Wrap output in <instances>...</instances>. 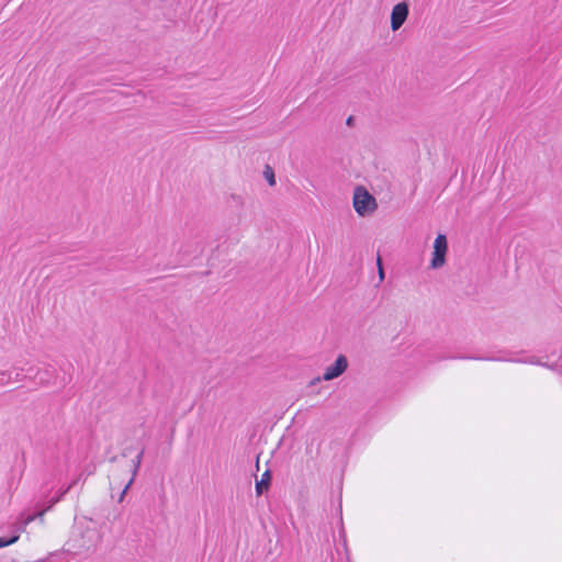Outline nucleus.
Here are the masks:
<instances>
[{"label":"nucleus","mask_w":562,"mask_h":562,"mask_svg":"<svg viewBox=\"0 0 562 562\" xmlns=\"http://www.w3.org/2000/svg\"><path fill=\"white\" fill-rule=\"evenodd\" d=\"M12 371V382H20L22 381L27 374H29V370L26 371V373H24V369L23 368H13Z\"/></svg>","instance_id":"9"},{"label":"nucleus","mask_w":562,"mask_h":562,"mask_svg":"<svg viewBox=\"0 0 562 562\" xmlns=\"http://www.w3.org/2000/svg\"><path fill=\"white\" fill-rule=\"evenodd\" d=\"M448 249L447 238L445 235L439 234L434 243V252L430 266L434 269L441 268L446 262V254Z\"/></svg>","instance_id":"3"},{"label":"nucleus","mask_w":562,"mask_h":562,"mask_svg":"<svg viewBox=\"0 0 562 562\" xmlns=\"http://www.w3.org/2000/svg\"><path fill=\"white\" fill-rule=\"evenodd\" d=\"M378 268H379V277H380V280L382 281L384 279V271H383V268H382V263H381V258L378 257Z\"/></svg>","instance_id":"12"},{"label":"nucleus","mask_w":562,"mask_h":562,"mask_svg":"<svg viewBox=\"0 0 562 562\" xmlns=\"http://www.w3.org/2000/svg\"><path fill=\"white\" fill-rule=\"evenodd\" d=\"M408 4L406 2H400L395 4L391 12V29L397 31L406 21L408 16Z\"/></svg>","instance_id":"4"},{"label":"nucleus","mask_w":562,"mask_h":562,"mask_svg":"<svg viewBox=\"0 0 562 562\" xmlns=\"http://www.w3.org/2000/svg\"><path fill=\"white\" fill-rule=\"evenodd\" d=\"M22 531L23 530H20V524H19V519H18L16 524H15V533L10 538H4V537L0 538V549L15 543L19 540L20 532H22Z\"/></svg>","instance_id":"7"},{"label":"nucleus","mask_w":562,"mask_h":562,"mask_svg":"<svg viewBox=\"0 0 562 562\" xmlns=\"http://www.w3.org/2000/svg\"><path fill=\"white\" fill-rule=\"evenodd\" d=\"M462 359H470V360H473L474 358H473V357H470V358H468V357H463Z\"/></svg>","instance_id":"14"},{"label":"nucleus","mask_w":562,"mask_h":562,"mask_svg":"<svg viewBox=\"0 0 562 562\" xmlns=\"http://www.w3.org/2000/svg\"><path fill=\"white\" fill-rule=\"evenodd\" d=\"M79 479L77 480H74L66 488L61 490L60 492H58V495L50 498L47 504H43V508L37 512L36 514H33V515H20L19 516V524H20V530H25L26 527L32 522L34 521L37 517L38 518H42L43 515L48 510L50 509L56 503H58L68 492L71 487H74L77 482H78ZM43 521V519H41Z\"/></svg>","instance_id":"1"},{"label":"nucleus","mask_w":562,"mask_h":562,"mask_svg":"<svg viewBox=\"0 0 562 562\" xmlns=\"http://www.w3.org/2000/svg\"><path fill=\"white\" fill-rule=\"evenodd\" d=\"M351 122H352V117L350 116V117H348V120H347V124H348V125H350V124H351Z\"/></svg>","instance_id":"13"},{"label":"nucleus","mask_w":562,"mask_h":562,"mask_svg":"<svg viewBox=\"0 0 562 562\" xmlns=\"http://www.w3.org/2000/svg\"><path fill=\"white\" fill-rule=\"evenodd\" d=\"M353 207L360 216H364L375 210L376 202L364 188L357 187L353 193Z\"/></svg>","instance_id":"2"},{"label":"nucleus","mask_w":562,"mask_h":562,"mask_svg":"<svg viewBox=\"0 0 562 562\" xmlns=\"http://www.w3.org/2000/svg\"><path fill=\"white\" fill-rule=\"evenodd\" d=\"M266 173V178L267 180L269 181V184L270 186H273L276 183V180H274V175L272 172L271 169H269L268 171L265 172Z\"/></svg>","instance_id":"11"},{"label":"nucleus","mask_w":562,"mask_h":562,"mask_svg":"<svg viewBox=\"0 0 562 562\" xmlns=\"http://www.w3.org/2000/svg\"><path fill=\"white\" fill-rule=\"evenodd\" d=\"M269 477H270V475H269V472L267 471L262 474L261 480L256 483V492L258 495H261L263 493V491L268 488Z\"/></svg>","instance_id":"8"},{"label":"nucleus","mask_w":562,"mask_h":562,"mask_svg":"<svg viewBox=\"0 0 562 562\" xmlns=\"http://www.w3.org/2000/svg\"><path fill=\"white\" fill-rule=\"evenodd\" d=\"M143 454H144V450H142L137 456L136 458L134 459V464H133V475L132 477L130 479V481L127 482V484L125 485V487L123 488L122 493H121V496H120V502L123 501L124 498V495L126 494L127 490L130 488V486L132 485L133 481H134V477L140 467V462H142V458H143Z\"/></svg>","instance_id":"6"},{"label":"nucleus","mask_w":562,"mask_h":562,"mask_svg":"<svg viewBox=\"0 0 562 562\" xmlns=\"http://www.w3.org/2000/svg\"><path fill=\"white\" fill-rule=\"evenodd\" d=\"M12 382V371H1L0 372V386L5 385Z\"/></svg>","instance_id":"10"},{"label":"nucleus","mask_w":562,"mask_h":562,"mask_svg":"<svg viewBox=\"0 0 562 562\" xmlns=\"http://www.w3.org/2000/svg\"><path fill=\"white\" fill-rule=\"evenodd\" d=\"M527 362H528V363H536V362H535V361H532V360H528Z\"/></svg>","instance_id":"15"},{"label":"nucleus","mask_w":562,"mask_h":562,"mask_svg":"<svg viewBox=\"0 0 562 562\" xmlns=\"http://www.w3.org/2000/svg\"><path fill=\"white\" fill-rule=\"evenodd\" d=\"M347 368H348V360L345 356L340 355V356H338V358L336 359L334 364L326 368L324 375H323V380H325V381L334 380V379L340 376L346 371Z\"/></svg>","instance_id":"5"}]
</instances>
